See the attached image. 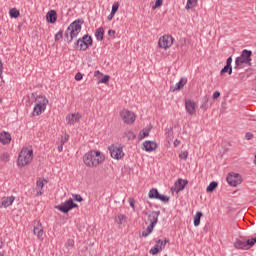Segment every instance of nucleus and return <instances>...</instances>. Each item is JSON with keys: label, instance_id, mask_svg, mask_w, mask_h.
I'll return each instance as SVG.
<instances>
[{"label": "nucleus", "instance_id": "15", "mask_svg": "<svg viewBox=\"0 0 256 256\" xmlns=\"http://www.w3.org/2000/svg\"><path fill=\"white\" fill-rule=\"evenodd\" d=\"M81 115L79 113H72L66 116V121L68 125H73L74 123H79L81 121Z\"/></svg>", "mask_w": 256, "mask_h": 256}, {"label": "nucleus", "instance_id": "48", "mask_svg": "<svg viewBox=\"0 0 256 256\" xmlns=\"http://www.w3.org/2000/svg\"><path fill=\"white\" fill-rule=\"evenodd\" d=\"M245 139H246L247 141H251V139H253V133L247 132V133L245 134Z\"/></svg>", "mask_w": 256, "mask_h": 256}, {"label": "nucleus", "instance_id": "52", "mask_svg": "<svg viewBox=\"0 0 256 256\" xmlns=\"http://www.w3.org/2000/svg\"><path fill=\"white\" fill-rule=\"evenodd\" d=\"M2 75H3V61H1V58H0V78Z\"/></svg>", "mask_w": 256, "mask_h": 256}, {"label": "nucleus", "instance_id": "42", "mask_svg": "<svg viewBox=\"0 0 256 256\" xmlns=\"http://www.w3.org/2000/svg\"><path fill=\"white\" fill-rule=\"evenodd\" d=\"M61 39H63V30H59L55 35V41H60Z\"/></svg>", "mask_w": 256, "mask_h": 256}, {"label": "nucleus", "instance_id": "1", "mask_svg": "<svg viewBox=\"0 0 256 256\" xmlns=\"http://www.w3.org/2000/svg\"><path fill=\"white\" fill-rule=\"evenodd\" d=\"M105 161V155L99 150H90L83 156V162L86 167H99Z\"/></svg>", "mask_w": 256, "mask_h": 256}, {"label": "nucleus", "instance_id": "38", "mask_svg": "<svg viewBox=\"0 0 256 256\" xmlns=\"http://www.w3.org/2000/svg\"><path fill=\"white\" fill-rule=\"evenodd\" d=\"M187 157H189L188 151H182L179 154V159H182L183 161H187Z\"/></svg>", "mask_w": 256, "mask_h": 256}, {"label": "nucleus", "instance_id": "10", "mask_svg": "<svg viewBox=\"0 0 256 256\" xmlns=\"http://www.w3.org/2000/svg\"><path fill=\"white\" fill-rule=\"evenodd\" d=\"M76 207H79L75 202H73V199H68L64 203H61L60 205L56 206L55 209H58V211H61V213H68L69 211L76 209Z\"/></svg>", "mask_w": 256, "mask_h": 256}, {"label": "nucleus", "instance_id": "46", "mask_svg": "<svg viewBox=\"0 0 256 256\" xmlns=\"http://www.w3.org/2000/svg\"><path fill=\"white\" fill-rule=\"evenodd\" d=\"M109 75H105L102 79L99 80V83H109Z\"/></svg>", "mask_w": 256, "mask_h": 256}, {"label": "nucleus", "instance_id": "24", "mask_svg": "<svg viewBox=\"0 0 256 256\" xmlns=\"http://www.w3.org/2000/svg\"><path fill=\"white\" fill-rule=\"evenodd\" d=\"M187 85V78H181L178 83H176L175 87L173 88V91H179L180 89H183Z\"/></svg>", "mask_w": 256, "mask_h": 256}, {"label": "nucleus", "instance_id": "2", "mask_svg": "<svg viewBox=\"0 0 256 256\" xmlns=\"http://www.w3.org/2000/svg\"><path fill=\"white\" fill-rule=\"evenodd\" d=\"M81 25H83V20L78 19L73 21L65 31L64 37L67 43H71L73 39H75L79 33H81Z\"/></svg>", "mask_w": 256, "mask_h": 256}, {"label": "nucleus", "instance_id": "29", "mask_svg": "<svg viewBox=\"0 0 256 256\" xmlns=\"http://www.w3.org/2000/svg\"><path fill=\"white\" fill-rule=\"evenodd\" d=\"M124 137H126V139H128V141H133V139L137 138V135H135V133L131 130H127L124 132Z\"/></svg>", "mask_w": 256, "mask_h": 256}, {"label": "nucleus", "instance_id": "57", "mask_svg": "<svg viewBox=\"0 0 256 256\" xmlns=\"http://www.w3.org/2000/svg\"><path fill=\"white\" fill-rule=\"evenodd\" d=\"M41 195H43V190H39V192H37V197H41Z\"/></svg>", "mask_w": 256, "mask_h": 256}, {"label": "nucleus", "instance_id": "40", "mask_svg": "<svg viewBox=\"0 0 256 256\" xmlns=\"http://www.w3.org/2000/svg\"><path fill=\"white\" fill-rule=\"evenodd\" d=\"M117 11H119V2H114L111 10L112 15H115Z\"/></svg>", "mask_w": 256, "mask_h": 256}, {"label": "nucleus", "instance_id": "34", "mask_svg": "<svg viewBox=\"0 0 256 256\" xmlns=\"http://www.w3.org/2000/svg\"><path fill=\"white\" fill-rule=\"evenodd\" d=\"M149 131H151L150 129H146V130H142L139 135H138V139L143 140L145 139V137H149Z\"/></svg>", "mask_w": 256, "mask_h": 256}, {"label": "nucleus", "instance_id": "55", "mask_svg": "<svg viewBox=\"0 0 256 256\" xmlns=\"http://www.w3.org/2000/svg\"><path fill=\"white\" fill-rule=\"evenodd\" d=\"M113 17H115V14H113V12H111L110 15H108V17H107L108 21H112Z\"/></svg>", "mask_w": 256, "mask_h": 256}, {"label": "nucleus", "instance_id": "39", "mask_svg": "<svg viewBox=\"0 0 256 256\" xmlns=\"http://www.w3.org/2000/svg\"><path fill=\"white\" fill-rule=\"evenodd\" d=\"M158 201H162V203H169V197L167 195L160 194L158 196Z\"/></svg>", "mask_w": 256, "mask_h": 256}, {"label": "nucleus", "instance_id": "30", "mask_svg": "<svg viewBox=\"0 0 256 256\" xmlns=\"http://www.w3.org/2000/svg\"><path fill=\"white\" fill-rule=\"evenodd\" d=\"M167 243H169V240L166 239L163 241V240L159 239L156 241L154 248L160 249L162 247V249H165V245H167Z\"/></svg>", "mask_w": 256, "mask_h": 256}, {"label": "nucleus", "instance_id": "45", "mask_svg": "<svg viewBox=\"0 0 256 256\" xmlns=\"http://www.w3.org/2000/svg\"><path fill=\"white\" fill-rule=\"evenodd\" d=\"M163 5V0H156L155 5L152 6V9H157V7H161Z\"/></svg>", "mask_w": 256, "mask_h": 256}, {"label": "nucleus", "instance_id": "37", "mask_svg": "<svg viewBox=\"0 0 256 256\" xmlns=\"http://www.w3.org/2000/svg\"><path fill=\"white\" fill-rule=\"evenodd\" d=\"M160 251H163V247L160 246V248H151L149 253L150 255H157V253H160Z\"/></svg>", "mask_w": 256, "mask_h": 256}, {"label": "nucleus", "instance_id": "43", "mask_svg": "<svg viewBox=\"0 0 256 256\" xmlns=\"http://www.w3.org/2000/svg\"><path fill=\"white\" fill-rule=\"evenodd\" d=\"M73 199H74V201H78V203L83 202V197H81L80 194H74Z\"/></svg>", "mask_w": 256, "mask_h": 256}, {"label": "nucleus", "instance_id": "12", "mask_svg": "<svg viewBox=\"0 0 256 256\" xmlns=\"http://www.w3.org/2000/svg\"><path fill=\"white\" fill-rule=\"evenodd\" d=\"M173 45V36L164 35L159 38L158 47L160 49H169Z\"/></svg>", "mask_w": 256, "mask_h": 256}, {"label": "nucleus", "instance_id": "5", "mask_svg": "<svg viewBox=\"0 0 256 256\" xmlns=\"http://www.w3.org/2000/svg\"><path fill=\"white\" fill-rule=\"evenodd\" d=\"M33 161V149L22 148L18 156V167H25Z\"/></svg>", "mask_w": 256, "mask_h": 256}, {"label": "nucleus", "instance_id": "26", "mask_svg": "<svg viewBox=\"0 0 256 256\" xmlns=\"http://www.w3.org/2000/svg\"><path fill=\"white\" fill-rule=\"evenodd\" d=\"M201 217H203V212H196L194 216V227L201 225Z\"/></svg>", "mask_w": 256, "mask_h": 256}, {"label": "nucleus", "instance_id": "35", "mask_svg": "<svg viewBox=\"0 0 256 256\" xmlns=\"http://www.w3.org/2000/svg\"><path fill=\"white\" fill-rule=\"evenodd\" d=\"M197 5V0H187L186 9H193Z\"/></svg>", "mask_w": 256, "mask_h": 256}, {"label": "nucleus", "instance_id": "44", "mask_svg": "<svg viewBox=\"0 0 256 256\" xmlns=\"http://www.w3.org/2000/svg\"><path fill=\"white\" fill-rule=\"evenodd\" d=\"M67 141H69V134H65L64 137L61 138L60 143L62 145H65V143H67Z\"/></svg>", "mask_w": 256, "mask_h": 256}, {"label": "nucleus", "instance_id": "50", "mask_svg": "<svg viewBox=\"0 0 256 256\" xmlns=\"http://www.w3.org/2000/svg\"><path fill=\"white\" fill-rule=\"evenodd\" d=\"M219 97H221V93L219 91H215L213 93L212 98L215 100V99H219Z\"/></svg>", "mask_w": 256, "mask_h": 256}, {"label": "nucleus", "instance_id": "19", "mask_svg": "<svg viewBox=\"0 0 256 256\" xmlns=\"http://www.w3.org/2000/svg\"><path fill=\"white\" fill-rule=\"evenodd\" d=\"M143 147L147 153H152V151H155V149H157V143L147 140L143 143Z\"/></svg>", "mask_w": 256, "mask_h": 256}, {"label": "nucleus", "instance_id": "17", "mask_svg": "<svg viewBox=\"0 0 256 256\" xmlns=\"http://www.w3.org/2000/svg\"><path fill=\"white\" fill-rule=\"evenodd\" d=\"M33 233L34 235H37L38 239H41L43 237V225L40 221L34 222Z\"/></svg>", "mask_w": 256, "mask_h": 256}, {"label": "nucleus", "instance_id": "8", "mask_svg": "<svg viewBox=\"0 0 256 256\" xmlns=\"http://www.w3.org/2000/svg\"><path fill=\"white\" fill-rule=\"evenodd\" d=\"M226 181L230 187H237L243 183V177L239 173L230 172L226 178Z\"/></svg>", "mask_w": 256, "mask_h": 256}, {"label": "nucleus", "instance_id": "11", "mask_svg": "<svg viewBox=\"0 0 256 256\" xmlns=\"http://www.w3.org/2000/svg\"><path fill=\"white\" fill-rule=\"evenodd\" d=\"M120 117L126 125H133V123H135L136 117L135 113H133L132 111L124 109L120 112Z\"/></svg>", "mask_w": 256, "mask_h": 256}, {"label": "nucleus", "instance_id": "9", "mask_svg": "<svg viewBox=\"0 0 256 256\" xmlns=\"http://www.w3.org/2000/svg\"><path fill=\"white\" fill-rule=\"evenodd\" d=\"M108 150L112 159H116V161H119L125 157V152H123V147L121 146L111 145L108 147Z\"/></svg>", "mask_w": 256, "mask_h": 256}, {"label": "nucleus", "instance_id": "61", "mask_svg": "<svg viewBox=\"0 0 256 256\" xmlns=\"http://www.w3.org/2000/svg\"><path fill=\"white\" fill-rule=\"evenodd\" d=\"M45 183H47V180H44Z\"/></svg>", "mask_w": 256, "mask_h": 256}, {"label": "nucleus", "instance_id": "60", "mask_svg": "<svg viewBox=\"0 0 256 256\" xmlns=\"http://www.w3.org/2000/svg\"><path fill=\"white\" fill-rule=\"evenodd\" d=\"M0 249H3V241L0 240Z\"/></svg>", "mask_w": 256, "mask_h": 256}, {"label": "nucleus", "instance_id": "28", "mask_svg": "<svg viewBox=\"0 0 256 256\" xmlns=\"http://www.w3.org/2000/svg\"><path fill=\"white\" fill-rule=\"evenodd\" d=\"M159 195H161L159 193V190L155 189V188H152L150 191H149V194H148V197L149 199H159Z\"/></svg>", "mask_w": 256, "mask_h": 256}, {"label": "nucleus", "instance_id": "53", "mask_svg": "<svg viewBox=\"0 0 256 256\" xmlns=\"http://www.w3.org/2000/svg\"><path fill=\"white\" fill-rule=\"evenodd\" d=\"M179 145H181V140L179 139L174 140V147H179Z\"/></svg>", "mask_w": 256, "mask_h": 256}, {"label": "nucleus", "instance_id": "32", "mask_svg": "<svg viewBox=\"0 0 256 256\" xmlns=\"http://www.w3.org/2000/svg\"><path fill=\"white\" fill-rule=\"evenodd\" d=\"M217 182L213 181L211 182L208 187L206 188L207 193H213V191H215V189H217Z\"/></svg>", "mask_w": 256, "mask_h": 256}, {"label": "nucleus", "instance_id": "7", "mask_svg": "<svg viewBox=\"0 0 256 256\" xmlns=\"http://www.w3.org/2000/svg\"><path fill=\"white\" fill-rule=\"evenodd\" d=\"M75 45L76 49H79V51H87V49H89V46L93 45V38L86 34L82 38L78 39Z\"/></svg>", "mask_w": 256, "mask_h": 256}, {"label": "nucleus", "instance_id": "36", "mask_svg": "<svg viewBox=\"0 0 256 256\" xmlns=\"http://www.w3.org/2000/svg\"><path fill=\"white\" fill-rule=\"evenodd\" d=\"M10 156L9 153L4 152L1 156H0V161H2L3 163H7L9 162Z\"/></svg>", "mask_w": 256, "mask_h": 256}, {"label": "nucleus", "instance_id": "49", "mask_svg": "<svg viewBox=\"0 0 256 256\" xmlns=\"http://www.w3.org/2000/svg\"><path fill=\"white\" fill-rule=\"evenodd\" d=\"M81 79H83V74H81V72L76 73L75 80L76 81H81Z\"/></svg>", "mask_w": 256, "mask_h": 256}, {"label": "nucleus", "instance_id": "59", "mask_svg": "<svg viewBox=\"0 0 256 256\" xmlns=\"http://www.w3.org/2000/svg\"><path fill=\"white\" fill-rule=\"evenodd\" d=\"M220 73L221 75H225V68H222Z\"/></svg>", "mask_w": 256, "mask_h": 256}, {"label": "nucleus", "instance_id": "58", "mask_svg": "<svg viewBox=\"0 0 256 256\" xmlns=\"http://www.w3.org/2000/svg\"><path fill=\"white\" fill-rule=\"evenodd\" d=\"M99 74H101V72L99 70L94 72L95 77H97V75H99Z\"/></svg>", "mask_w": 256, "mask_h": 256}, {"label": "nucleus", "instance_id": "31", "mask_svg": "<svg viewBox=\"0 0 256 256\" xmlns=\"http://www.w3.org/2000/svg\"><path fill=\"white\" fill-rule=\"evenodd\" d=\"M9 15L12 19H17L19 15H21V12L17 8H11L9 10Z\"/></svg>", "mask_w": 256, "mask_h": 256}, {"label": "nucleus", "instance_id": "16", "mask_svg": "<svg viewBox=\"0 0 256 256\" xmlns=\"http://www.w3.org/2000/svg\"><path fill=\"white\" fill-rule=\"evenodd\" d=\"M14 201H15V196L3 197L0 202V209L3 207L4 209H7V207H11Z\"/></svg>", "mask_w": 256, "mask_h": 256}, {"label": "nucleus", "instance_id": "23", "mask_svg": "<svg viewBox=\"0 0 256 256\" xmlns=\"http://www.w3.org/2000/svg\"><path fill=\"white\" fill-rule=\"evenodd\" d=\"M95 37H96L97 41H103V39L105 37V30L103 29V27L96 29Z\"/></svg>", "mask_w": 256, "mask_h": 256}, {"label": "nucleus", "instance_id": "54", "mask_svg": "<svg viewBox=\"0 0 256 256\" xmlns=\"http://www.w3.org/2000/svg\"><path fill=\"white\" fill-rule=\"evenodd\" d=\"M108 35L109 37H115V30H109Z\"/></svg>", "mask_w": 256, "mask_h": 256}, {"label": "nucleus", "instance_id": "6", "mask_svg": "<svg viewBox=\"0 0 256 256\" xmlns=\"http://www.w3.org/2000/svg\"><path fill=\"white\" fill-rule=\"evenodd\" d=\"M256 244V238H251V239H245L243 237H240L238 239H236V241L234 242V247L236 249H251V247H253V245Z\"/></svg>", "mask_w": 256, "mask_h": 256}, {"label": "nucleus", "instance_id": "41", "mask_svg": "<svg viewBox=\"0 0 256 256\" xmlns=\"http://www.w3.org/2000/svg\"><path fill=\"white\" fill-rule=\"evenodd\" d=\"M36 186L38 189L43 190V187H45V181L40 178L39 180H37Z\"/></svg>", "mask_w": 256, "mask_h": 256}, {"label": "nucleus", "instance_id": "25", "mask_svg": "<svg viewBox=\"0 0 256 256\" xmlns=\"http://www.w3.org/2000/svg\"><path fill=\"white\" fill-rule=\"evenodd\" d=\"M231 63H233V58L230 56L226 60V66H225V73H228V75H231L233 73V68L231 67Z\"/></svg>", "mask_w": 256, "mask_h": 256}, {"label": "nucleus", "instance_id": "47", "mask_svg": "<svg viewBox=\"0 0 256 256\" xmlns=\"http://www.w3.org/2000/svg\"><path fill=\"white\" fill-rule=\"evenodd\" d=\"M128 203L132 209H135V199L129 198Z\"/></svg>", "mask_w": 256, "mask_h": 256}, {"label": "nucleus", "instance_id": "27", "mask_svg": "<svg viewBox=\"0 0 256 256\" xmlns=\"http://www.w3.org/2000/svg\"><path fill=\"white\" fill-rule=\"evenodd\" d=\"M153 229H155V224H149L146 230L142 232V237H149L153 233Z\"/></svg>", "mask_w": 256, "mask_h": 256}, {"label": "nucleus", "instance_id": "22", "mask_svg": "<svg viewBox=\"0 0 256 256\" xmlns=\"http://www.w3.org/2000/svg\"><path fill=\"white\" fill-rule=\"evenodd\" d=\"M46 19L48 23H55L57 21V12L55 10L48 11Z\"/></svg>", "mask_w": 256, "mask_h": 256}, {"label": "nucleus", "instance_id": "18", "mask_svg": "<svg viewBox=\"0 0 256 256\" xmlns=\"http://www.w3.org/2000/svg\"><path fill=\"white\" fill-rule=\"evenodd\" d=\"M161 211H153L148 215V221L151 225H157Z\"/></svg>", "mask_w": 256, "mask_h": 256}, {"label": "nucleus", "instance_id": "4", "mask_svg": "<svg viewBox=\"0 0 256 256\" xmlns=\"http://www.w3.org/2000/svg\"><path fill=\"white\" fill-rule=\"evenodd\" d=\"M251 55H253L251 50L244 49L241 55L235 59L234 69H243V65H248V67H251Z\"/></svg>", "mask_w": 256, "mask_h": 256}, {"label": "nucleus", "instance_id": "14", "mask_svg": "<svg viewBox=\"0 0 256 256\" xmlns=\"http://www.w3.org/2000/svg\"><path fill=\"white\" fill-rule=\"evenodd\" d=\"M185 109L189 115H195L197 113V104L191 100H186Z\"/></svg>", "mask_w": 256, "mask_h": 256}, {"label": "nucleus", "instance_id": "56", "mask_svg": "<svg viewBox=\"0 0 256 256\" xmlns=\"http://www.w3.org/2000/svg\"><path fill=\"white\" fill-rule=\"evenodd\" d=\"M63 145H64V144H61V143H60V145L58 146V152H59V153H62V152H63Z\"/></svg>", "mask_w": 256, "mask_h": 256}, {"label": "nucleus", "instance_id": "33", "mask_svg": "<svg viewBox=\"0 0 256 256\" xmlns=\"http://www.w3.org/2000/svg\"><path fill=\"white\" fill-rule=\"evenodd\" d=\"M125 219H127V216H125V214H119L115 219V221L118 225H123V223L125 222Z\"/></svg>", "mask_w": 256, "mask_h": 256}, {"label": "nucleus", "instance_id": "51", "mask_svg": "<svg viewBox=\"0 0 256 256\" xmlns=\"http://www.w3.org/2000/svg\"><path fill=\"white\" fill-rule=\"evenodd\" d=\"M73 245H75V241H73L71 239L67 240L66 247H73Z\"/></svg>", "mask_w": 256, "mask_h": 256}, {"label": "nucleus", "instance_id": "13", "mask_svg": "<svg viewBox=\"0 0 256 256\" xmlns=\"http://www.w3.org/2000/svg\"><path fill=\"white\" fill-rule=\"evenodd\" d=\"M239 224L235 220H228L226 224V231L228 235H239Z\"/></svg>", "mask_w": 256, "mask_h": 256}, {"label": "nucleus", "instance_id": "3", "mask_svg": "<svg viewBox=\"0 0 256 256\" xmlns=\"http://www.w3.org/2000/svg\"><path fill=\"white\" fill-rule=\"evenodd\" d=\"M47 105H49V99H47L45 95L36 96L32 115L34 117H39V115L45 113Z\"/></svg>", "mask_w": 256, "mask_h": 256}, {"label": "nucleus", "instance_id": "21", "mask_svg": "<svg viewBox=\"0 0 256 256\" xmlns=\"http://www.w3.org/2000/svg\"><path fill=\"white\" fill-rule=\"evenodd\" d=\"M187 183H189V181L183 180V179H178L175 183L176 193H179V191H183V189H185V185H187Z\"/></svg>", "mask_w": 256, "mask_h": 256}, {"label": "nucleus", "instance_id": "20", "mask_svg": "<svg viewBox=\"0 0 256 256\" xmlns=\"http://www.w3.org/2000/svg\"><path fill=\"white\" fill-rule=\"evenodd\" d=\"M0 143H2V145H9V143H11V134L8 132L0 133Z\"/></svg>", "mask_w": 256, "mask_h": 256}]
</instances>
